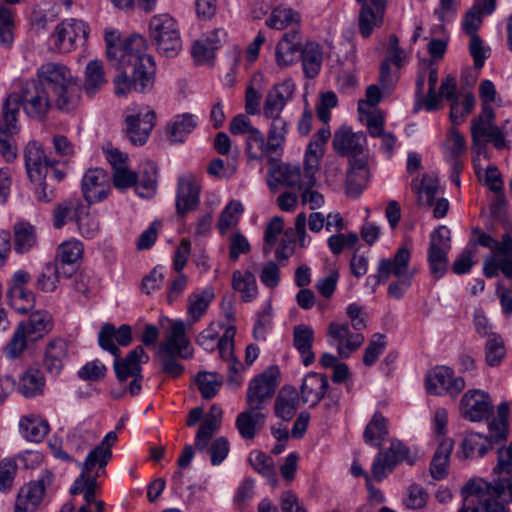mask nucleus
<instances>
[{"instance_id":"ea45409f","label":"nucleus","mask_w":512,"mask_h":512,"mask_svg":"<svg viewBox=\"0 0 512 512\" xmlns=\"http://www.w3.org/2000/svg\"><path fill=\"white\" fill-rule=\"evenodd\" d=\"M45 383V376L40 369L29 368L20 376L17 390L25 398H34L43 394Z\"/></svg>"},{"instance_id":"2eb2a0df","label":"nucleus","mask_w":512,"mask_h":512,"mask_svg":"<svg viewBox=\"0 0 512 512\" xmlns=\"http://www.w3.org/2000/svg\"><path fill=\"white\" fill-rule=\"evenodd\" d=\"M277 374V368L270 367L250 381L246 397L248 407L262 409L264 403L272 398L277 386Z\"/></svg>"},{"instance_id":"72a5a7b5","label":"nucleus","mask_w":512,"mask_h":512,"mask_svg":"<svg viewBox=\"0 0 512 512\" xmlns=\"http://www.w3.org/2000/svg\"><path fill=\"white\" fill-rule=\"evenodd\" d=\"M326 376L319 373H308L301 385V397L304 403L316 406L325 396L328 389Z\"/></svg>"},{"instance_id":"2f4dec72","label":"nucleus","mask_w":512,"mask_h":512,"mask_svg":"<svg viewBox=\"0 0 512 512\" xmlns=\"http://www.w3.org/2000/svg\"><path fill=\"white\" fill-rule=\"evenodd\" d=\"M222 416V408L217 404H213L197 431L195 437V447L197 450L202 451L208 447L213 435L220 429Z\"/></svg>"},{"instance_id":"4468645a","label":"nucleus","mask_w":512,"mask_h":512,"mask_svg":"<svg viewBox=\"0 0 512 512\" xmlns=\"http://www.w3.org/2000/svg\"><path fill=\"white\" fill-rule=\"evenodd\" d=\"M461 416L470 422H481L493 413V402L490 395L481 389L466 391L459 404Z\"/></svg>"},{"instance_id":"c85d7f7f","label":"nucleus","mask_w":512,"mask_h":512,"mask_svg":"<svg viewBox=\"0 0 512 512\" xmlns=\"http://www.w3.org/2000/svg\"><path fill=\"white\" fill-rule=\"evenodd\" d=\"M370 173L367 162L362 158H354L346 176V193L349 197H359L366 188Z\"/></svg>"},{"instance_id":"f03ea898","label":"nucleus","mask_w":512,"mask_h":512,"mask_svg":"<svg viewBox=\"0 0 512 512\" xmlns=\"http://www.w3.org/2000/svg\"><path fill=\"white\" fill-rule=\"evenodd\" d=\"M36 81L52 90L55 106L62 112L73 111L80 102V90L70 69L61 63L47 62L37 69Z\"/></svg>"},{"instance_id":"0e129e2a","label":"nucleus","mask_w":512,"mask_h":512,"mask_svg":"<svg viewBox=\"0 0 512 512\" xmlns=\"http://www.w3.org/2000/svg\"><path fill=\"white\" fill-rule=\"evenodd\" d=\"M506 355L504 341L499 335H491L485 345V360L491 367L499 366Z\"/></svg>"},{"instance_id":"69168bd1","label":"nucleus","mask_w":512,"mask_h":512,"mask_svg":"<svg viewBox=\"0 0 512 512\" xmlns=\"http://www.w3.org/2000/svg\"><path fill=\"white\" fill-rule=\"evenodd\" d=\"M88 205L81 204L75 222L78 225L80 233L86 238H93L99 231V223L95 216L88 211Z\"/></svg>"},{"instance_id":"603ef678","label":"nucleus","mask_w":512,"mask_h":512,"mask_svg":"<svg viewBox=\"0 0 512 512\" xmlns=\"http://www.w3.org/2000/svg\"><path fill=\"white\" fill-rule=\"evenodd\" d=\"M387 419L379 412H376L367 424L363 438L366 444L380 446L388 434Z\"/></svg>"},{"instance_id":"6e6552de","label":"nucleus","mask_w":512,"mask_h":512,"mask_svg":"<svg viewBox=\"0 0 512 512\" xmlns=\"http://www.w3.org/2000/svg\"><path fill=\"white\" fill-rule=\"evenodd\" d=\"M18 113V97L9 95L3 105V121L0 125V153L7 162H12L17 156V150L12 143V137L19 131Z\"/></svg>"},{"instance_id":"864d4df0","label":"nucleus","mask_w":512,"mask_h":512,"mask_svg":"<svg viewBox=\"0 0 512 512\" xmlns=\"http://www.w3.org/2000/svg\"><path fill=\"white\" fill-rule=\"evenodd\" d=\"M246 151L248 158L252 160H261L274 154L268 149V141H265L263 133L258 128L251 130V133L248 134Z\"/></svg>"},{"instance_id":"20e7f679","label":"nucleus","mask_w":512,"mask_h":512,"mask_svg":"<svg viewBox=\"0 0 512 512\" xmlns=\"http://www.w3.org/2000/svg\"><path fill=\"white\" fill-rule=\"evenodd\" d=\"M149 36L156 51L173 58L182 49L178 22L168 13L154 15L149 21Z\"/></svg>"},{"instance_id":"473e14b6","label":"nucleus","mask_w":512,"mask_h":512,"mask_svg":"<svg viewBox=\"0 0 512 512\" xmlns=\"http://www.w3.org/2000/svg\"><path fill=\"white\" fill-rule=\"evenodd\" d=\"M94 470H86L83 465L82 473L76 478L72 487L70 488V493L73 495L83 494L84 500L87 505L94 504L96 506V491H97V478L103 476L99 468H95Z\"/></svg>"},{"instance_id":"cd10ccee","label":"nucleus","mask_w":512,"mask_h":512,"mask_svg":"<svg viewBox=\"0 0 512 512\" xmlns=\"http://www.w3.org/2000/svg\"><path fill=\"white\" fill-rule=\"evenodd\" d=\"M366 136L362 132L354 133L349 127L342 126L333 137V148L339 155H358L364 150Z\"/></svg>"},{"instance_id":"c9c22d12","label":"nucleus","mask_w":512,"mask_h":512,"mask_svg":"<svg viewBox=\"0 0 512 512\" xmlns=\"http://www.w3.org/2000/svg\"><path fill=\"white\" fill-rule=\"evenodd\" d=\"M52 316L45 310H37L30 314L29 318L21 321L18 326L30 337V341L34 342L42 338L52 328Z\"/></svg>"},{"instance_id":"412c9836","label":"nucleus","mask_w":512,"mask_h":512,"mask_svg":"<svg viewBox=\"0 0 512 512\" xmlns=\"http://www.w3.org/2000/svg\"><path fill=\"white\" fill-rule=\"evenodd\" d=\"M24 157L27 174L32 182H41L48 176L49 166L56 164V161L45 155L42 147L36 142L28 143Z\"/></svg>"},{"instance_id":"052dcab7","label":"nucleus","mask_w":512,"mask_h":512,"mask_svg":"<svg viewBox=\"0 0 512 512\" xmlns=\"http://www.w3.org/2000/svg\"><path fill=\"white\" fill-rule=\"evenodd\" d=\"M212 295L207 291L202 293H193L188 298V317L189 324L192 325L197 322L207 310L211 301Z\"/></svg>"},{"instance_id":"c756f323","label":"nucleus","mask_w":512,"mask_h":512,"mask_svg":"<svg viewBox=\"0 0 512 512\" xmlns=\"http://www.w3.org/2000/svg\"><path fill=\"white\" fill-rule=\"evenodd\" d=\"M68 356V344L61 338H55L49 341L44 350L43 366L46 372L53 376H58Z\"/></svg>"},{"instance_id":"de8ad7c7","label":"nucleus","mask_w":512,"mask_h":512,"mask_svg":"<svg viewBox=\"0 0 512 512\" xmlns=\"http://www.w3.org/2000/svg\"><path fill=\"white\" fill-rule=\"evenodd\" d=\"M492 448L491 440L480 433H468L462 441V455L465 459L483 457Z\"/></svg>"},{"instance_id":"f8f14e48","label":"nucleus","mask_w":512,"mask_h":512,"mask_svg":"<svg viewBox=\"0 0 512 512\" xmlns=\"http://www.w3.org/2000/svg\"><path fill=\"white\" fill-rule=\"evenodd\" d=\"M89 35L87 24L79 19H65L59 23L51 40L55 49L62 53H68L74 50L78 45H83Z\"/></svg>"},{"instance_id":"9b49d317","label":"nucleus","mask_w":512,"mask_h":512,"mask_svg":"<svg viewBox=\"0 0 512 512\" xmlns=\"http://www.w3.org/2000/svg\"><path fill=\"white\" fill-rule=\"evenodd\" d=\"M148 360L149 356L142 346L135 347L125 358H116L114 360V369L119 381H125L129 377H133L128 387V391L132 396H136L141 392V365Z\"/></svg>"},{"instance_id":"8fccbe9b","label":"nucleus","mask_w":512,"mask_h":512,"mask_svg":"<svg viewBox=\"0 0 512 512\" xmlns=\"http://www.w3.org/2000/svg\"><path fill=\"white\" fill-rule=\"evenodd\" d=\"M37 243L35 228L27 222H18L14 225V249L23 254L30 251Z\"/></svg>"},{"instance_id":"f704fd0d","label":"nucleus","mask_w":512,"mask_h":512,"mask_svg":"<svg viewBox=\"0 0 512 512\" xmlns=\"http://www.w3.org/2000/svg\"><path fill=\"white\" fill-rule=\"evenodd\" d=\"M314 330L306 324L296 325L293 329V345L301 356L304 366L308 367L315 361L312 351Z\"/></svg>"},{"instance_id":"6ab92c4d","label":"nucleus","mask_w":512,"mask_h":512,"mask_svg":"<svg viewBox=\"0 0 512 512\" xmlns=\"http://www.w3.org/2000/svg\"><path fill=\"white\" fill-rule=\"evenodd\" d=\"M327 335L331 338L332 344L337 346L341 358H348L364 341V336L360 332H351L347 324L337 322L330 323Z\"/></svg>"},{"instance_id":"f3484780","label":"nucleus","mask_w":512,"mask_h":512,"mask_svg":"<svg viewBox=\"0 0 512 512\" xmlns=\"http://www.w3.org/2000/svg\"><path fill=\"white\" fill-rule=\"evenodd\" d=\"M200 200V188L193 174H183L178 178L176 191L177 214L184 217L188 212L196 209Z\"/></svg>"},{"instance_id":"a211bd4d","label":"nucleus","mask_w":512,"mask_h":512,"mask_svg":"<svg viewBox=\"0 0 512 512\" xmlns=\"http://www.w3.org/2000/svg\"><path fill=\"white\" fill-rule=\"evenodd\" d=\"M51 477L52 475L47 472L41 478L22 487L15 502V512H35L44 497L46 486L51 482Z\"/></svg>"},{"instance_id":"f257e3e1","label":"nucleus","mask_w":512,"mask_h":512,"mask_svg":"<svg viewBox=\"0 0 512 512\" xmlns=\"http://www.w3.org/2000/svg\"><path fill=\"white\" fill-rule=\"evenodd\" d=\"M106 55L110 65L118 70L134 66L135 88L140 93L151 90L154 84L155 63L151 55L146 53V39L134 34L121 40L120 32L107 28L104 32Z\"/></svg>"},{"instance_id":"e2e57ef3","label":"nucleus","mask_w":512,"mask_h":512,"mask_svg":"<svg viewBox=\"0 0 512 512\" xmlns=\"http://www.w3.org/2000/svg\"><path fill=\"white\" fill-rule=\"evenodd\" d=\"M196 382L202 397L211 399L217 394L222 385V377L217 373L199 372Z\"/></svg>"},{"instance_id":"49530a36","label":"nucleus","mask_w":512,"mask_h":512,"mask_svg":"<svg viewBox=\"0 0 512 512\" xmlns=\"http://www.w3.org/2000/svg\"><path fill=\"white\" fill-rule=\"evenodd\" d=\"M196 126L197 121L195 116L192 114L184 113L175 116L171 123L167 126V135L170 142H183L186 136L190 134Z\"/></svg>"},{"instance_id":"e433bc0d","label":"nucleus","mask_w":512,"mask_h":512,"mask_svg":"<svg viewBox=\"0 0 512 512\" xmlns=\"http://www.w3.org/2000/svg\"><path fill=\"white\" fill-rule=\"evenodd\" d=\"M302 69L307 78H315L321 70L323 62V49L315 41L306 42L300 51Z\"/></svg>"},{"instance_id":"a18cd8bd","label":"nucleus","mask_w":512,"mask_h":512,"mask_svg":"<svg viewBox=\"0 0 512 512\" xmlns=\"http://www.w3.org/2000/svg\"><path fill=\"white\" fill-rule=\"evenodd\" d=\"M300 23L299 14L287 7L275 8L266 20V25L272 29L282 30L290 28L289 33H297Z\"/></svg>"},{"instance_id":"37998d69","label":"nucleus","mask_w":512,"mask_h":512,"mask_svg":"<svg viewBox=\"0 0 512 512\" xmlns=\"http://www.w3.org/2000/svg\"><path fill=\"white\" fill-rule=\"evenodd\" d=\"M453 447L454 441L451 438H445L439 443L430 464V474L435 480H442L446 477Z\"/></svg>"},{"instance_id":"c03bdc74","label":"nucleus","mask_w":512,"mask_h":512,"mask_svg":"<svg viewBox=\"0 0 512 512\" xmlns=\"http://www.w3.org/2000/svg\"><path fill=\"white\" fill-rule=\"evenodd\" d=\"M73 274V268L68 271L62 270L57 261L47 263L37 280L39 289L45 292H52L56 289L61 278H68Z\"/></svg>"},{"instance_id":"5fc2aeb1","label":"nucleus","mask_w":512,"mask_h":512,"mask_svg":"<svg viewBox=\"0 0 512 512\" xmlns=\"http://www.w3.org/2000/svg\"><path fill=\"white\" fill-rule=\"evenodd\" d=\"M233 288L241 293L244 301L249 302L257 295V284L255 276L249 272L236 270L232 275Z\"/></svg>"},{"instance_id":"79ce46f5","label":"nucleus","mask_w":512,"mask_h":512,"mask_svg":"<svg viewBox=\"0 0 512 512\" xmlns=\"http://www.w3.org/2000/svg\"><path fill=\"white\" fill-rule=\"evenodd\" d=\"M298 403L297 391L290 386L283 387L275 399L276 416L284 421H290L298 409Z\"/></svg>"},{"instance_id":"ddd939ff","label":"nucleus","mask_w":512,"mask_h":512,"mask_svg":"<svg viewBox=\"0 0 512 512\" xmlns=\"http://www.w3.org/2000/svg\"><path fill=\"white\" fill-rule=\"evenodd\" d=\"M450 241V230L446 226L438 227L430 235L428 263L430 273L435 279H440L447 271Z\"/></svg>"},{"instance_id":"09e8293b","label":"nucleus","mask_w":512,"mask_h":512,"mask_svg":"<svg viewBox=\"0 0 512 512\" xmlns=\"http://www.w3.org/2000/svg\"><path fill=\"white\" fill-rule=\"evenodd\" d=\"M22 436L31 442H40L49 432L48 423L37 417H22L19 422Z\"/></svg>"},{"instance_id":"3c124183","label":"nucleus","mask_w":512,"mask_h":512,"mask_svg":"<svg viewBox=\"0 0 512 512\" xmlns=\"http://www.w3.org/2000/svg\"><path fill=\"white\" fill-rule=\"evenodd\" d=\"M82 254L83 245L80 241H66L59 246L56 261L62 270L68 271L72 267L74 272V264L82 257Z\"/></svg>"},{"instance_id":"4c0bfd02","label":"nucleus","mask_w":512,"mask_h":512,"mask_svg":"<svg viewBox=\"0 0 512 512\" xmlns=\"http://www.w3.org/2000/svg\"><path fill=\"white\" fill-rule=\"evenodd\" d=\"M264 422L265 415L261 412V409L248 407L247 410L238 414L235 425L244 439H253L258 430L264 425Z\"/></svg>"},{"instance_id":"680f3d73","label":"nucleus","mask_w":512,"mask_h":512,"mask_svg":"<svg viewBox=\"0 0 512 512\" xmlns=\"http://www.w3.org/2000/svg\"><path fill=\"white\" fill-rule=\"evenodd\" d=\"M412 187L416 189L421 205L427 207L433 205L438 192V180L434 176L424 175L420 185L418 186L412 182Z\"/></svg>"},{"instance_id":"bf43d9fd","label":"nucleus","mask_w":512,"mask_h":512,"mask_svg":"<svg viewBox=\"0 0 512 512\" xmlns=\"http://www.w3.org/2000/svg\"><path fill=\"white\" fill-rule=\"evenodd\" d=\"M316 173L312 174V183L308 182V178H306V170L303 171V184L301 193V201L302 204L308 205L311 210L319 209L324 205V196L314 189L316 185Z\"/></svg>"},{"instance_id":"13d9d810","label":"nucleus","mask_w":512,"mask_h":512,"mask_svg":"<svg viewBox=\"0 0 512 512\" xmlns=\"http://www.w3.org/2000/svg\"><path fill=\"white\" fill-rule=\"evenodd\" d=\"M7 297L9 305L18 313H27L34 306V294L26 288L11 287Z\"/></svg>"},{"instance_id":"dca6fc26","label":"nucleus","mask_w":512,"mask_h":512,"mask_svg":"<svg viewBox=\"0 0 512 512\" xmlns=\"http://www.w3.org/2000/svg\"><path fill=\"white\" fill-rule=\"evenodd\" d=\"M158 353L174 354L179 358L189 359L194 349L186 335V324L182 320L172 321L165 333V339L160 344Z\"/></svg>"},{"instance_id":"4d7b16f0","label":"nucleus","mask_w":512,"mask_h":512,"mask_svg":"<svg viewBox=\"0 0 512 512\" xmlns=\"http://www.w3.org/2000/svg\"><path fill=\"white\" fill-rule=\"evenodd\" d=\"M243 211V205L238 200H232L226 205L217 223V228L221 235H224L231 227L238 224L239 217Z\"/></svg>"},{"instance_id":"39448f33","label":"nucleus","mask_w":512,"mask_h":512,"mask_svg":"<svg viewBox=\"0 0 512 512\" xmlns=\"http://www.w3.org/2000/svg\"><path fill=\"white\" fill-rule=\"evenodd\" d=\"M495 113L492 107L484 106L480 114L472 120L471 138L472 151L486 156L487 143L492 142L495 148L502 150L507 147V141L501 129L494 124Z\"/></svg>"},{"instance_id":"9d476101","label":"nucleus","mask_w":512,"mask_h":512,"mask_svg":"<svg viewBox=\"0 0 512 512\" xmlns=\"http://www.w3.org/2000/svg\"><path fill=\"white\" fill-rule=\"evenodd\" d=\"M465 386L464 378L456 376L454 370L447 366H435L425 377L426 390L432 395L448 394L456 398Z\"/></svg>"},{"instance_id":"7c9ffc66","label":"nucleus","mask_w":512,"mask_h":512,"mask_svg":"<svg viewBox=\"0 0 512 512\" xmlns=\"http://www.w3.org/2000/svg\"><path fill=\"white\" fill-rule=\"evenodd\" d=\"M116 441V432L110 431L107 433L101 443L88 453L84 461L86 470H95V468H99V471H101L102 474H106L105 467L112 458L111 448Z\"/></svg>"},{"instance_id":"a878e982","label":"nucleus","mask_w":512,"mask_h":512,"mask_svg":"<svg viewBox=\"0 0 512 512\" xmlns=\"http://www.w3.org/2000/svg\"><path fill=\"white\" fill-rule=\"evenodd\" d=\"M331 136L329 126L321 128L314 134L307 146L304 160V170H306V178L312 183V174L319 170V163L324 155V147Z\"/></svg>"},{"instance_id":"1a4fd4ad","label":"nucleus","mask_w":512,"mask_h":512,"mask_svg":"<svg viewBox=\"0 0 512 512\" xmlns=\"http://www.w3.org/2000/svg\"><path fill=\"white\" fill-rule=\"evenodd\" d=\"M416 455H412L408 447L399 440H392L390 446L383 452H379L372 464V474L377 481L383 480L388 473L402 462L413 466L416 463Z\"/></svg>"},{"instance_id":"b1692460","label":"nucleus","mask_w":512,"mask_h":512,"mask_svg":"<svg viewBox=\"0 0 512 512\" xmlns=\"http://www.w3.org/2000/svg\"><path fill=\"white\" fill-rule=\"evenodd\" d=\"M293 91L294 86L289 81H284L270 89L264 101V116L267 119L282 118L280 115L287 102L292 98Z\"/></svg>"},{"instance_id":"4be33fe9","label":"nucleus","mask_w":512,"mask_h":512,"mask_svg":"<svg viewBox=\"0 0 512 512\" xmlns=\"http://www.w3.org/2000/svg\"><path fill=\"white\" fill-rule=\"evenodd\" d=\"M156 115L153 110L139 111L135 115L126 117V133L134 145L146 143L153 127Z\"/></svg>"},{"instance_id":"0eeeda50","label":"nucleus","mask_w":512,"mask_h":512,"mask_svg":"<svg viewBox=\"0 0 512 512\" xmlns=\"http://www.w3.org/2000/svg\"><path fill=\"white\" fill-rule=\"evenodd\" d=\"M410 259V250L406 247H400L392 258L379 261L377 273L366 279V285L371 287L372 292H375L377 286L387 282L391 276L397 278L414 275L409 267Z\"/></svg>"},{"instance_id":"5701e85b","label":"nucleus","mask_w":512,"mask_h":512,"mask_svg":"<svg viewBox=\"0 0 512 512\" xmlns=\"http://www.w3.org/2000/svg\"><path fill=\"white\" fill-rule=\"evenodd\" d=\"M120 346H128L132 342V332L131 327L127 324L121 325L118 329L115 328L113 324L106 323L102 326L99 335L98 342L99 346L103 349L111 353L116 358H120V350L115 345L113 340Z\"/></svg>"},{"instance_id":"bb28decb","label":"nucleus","mask_w":512,"mask_h":512,"mask_svg":"<svg viewBox=\"0 0 512 512\" xmlns=\"http://www.w3.org/2000/svg\"><path fill=\"white\" fill-rule=\"evenodd\" d=\"M406 57V52L399 46L398 37L395 34H391L389 36L386 57L380 66L379 79L384 88H390L395 82L390 71V65L393 64L400 68L404 64Z\"/></svg>"},{"instance_id":"aec40b11","label":"nucleus","mask_w":512,"mask_h":512,"mask_svg":"<svg viewBox=\"0 0 512 512\" xmlns=\"http://www.w3.org/2000/svg\"><path fill=\"white\" fill-rule=\"evenodd\" d=\"M110 191V177L102 168L86 171L82 179L83 196L88 203L102 201Z\"/></svg>"},{"instance_id":"393cba45","label":"nucleus","mask_w":512,"mask_h":512,"mask_svg":"<svg viewBox=\"0 0 512 512\" xmlns=\"http://www.w3.org/2000/svg\"><path fill=\"white\" fill-rule=\"evenodd\" d=\"M268 176L267 183L271 189H275L278 185L302 189L303 172H301L299 166L287 163H272Z\"/></svg>"},{"instance_id":"58836bf2","label":"nucleus","mask_w":512,"mask_h":512,"mask_svg":"<svg viewBox=\"0 0 512 512\" xmlns=\"http://www.w3.org/2000/svg\"><path fill=\"white\" fill-rule=\"evenodd\" d=\"M107 84L103 62L90 60L84 70L83 89L88 96H94Z\"/></svg>"},{"instance_id":"7ed1b4c3","label":"nucleus","mask_w":512,"mask_h":512,"mask_svg":"<svg viewBox=\"0 0 512 512\" xmlns=\"http://www.w3.org/2000/svg\"><path fill=\"white\" fill-rule=\"evenodd\" d=\"M464 493L476 495L486 512H510L512 503V475L499 476L492 482L472 479L463 487Z\"/></svg>"},{"instance_id":"338daca9","label":"nucleus","mask_w":512,"mask_h":512,"mask_svg":"<svg viewBox=\"0 0 512 512\" xmlns=\"http://www.w3.org/2000/svg\"><path fill=\"white\" fill-rule=\"evenodd\" d=\"M447 157H461L467 150L465 137L456 128H451L443 143Z\"/></svg>"},{"instance_id":"a19ab883","label":"nucleus","mask_w":512,"mask_h":512,"mask_svg":"<svg viewBox=\"0 0 512 512\" xmlns=\"http://www.w3.org/2000/svg\"><path fill=\"white\" fill-rule=\"evenodd\" d=\"M297 34L284 33L282 39L276 46L275 59L280 67H288L292 65L299 57L301 47L296 40Z\"/></svg>"},{"instance_id":"774afa93","label":"nucleus","mask_w":512,"mask_h":512,"mask_svg":"<svg viewBox=\"0 0 512 512\" xmlns=\"http://www.w3.org/2000/svg\"><path fill=\"white\" fill-rule=\"evenodd\" d=\"M29 341L30 337H28L22 328L17 326L12 338L4 348L5 357L10 360L19 358L27 348V343Z\"/></svg>"},{"instance_id":"423d86ee","label":"nucleus","mask_w":512,"mask_h":512,"mask_svg":"<svg viewBox=\"0 0 512 512\" xmlns=\"http://www.w3.org/2000/svg\"><path fill=\"white\" fill-rule=\"evenodd\" d=\"M19 99L24 113L31 119L42 121L46 119L55 105L48 88L42 82L34 79L28 81L21 91V96L14 94Z\"/></svg>"},{"instance_id":"6e6d98bb","label":"nucleus","mask_w":512,"mask_h":512,"mask_svg":"<svg viewBox=\"0 0 512 512\" xmlns=\"http://www.w3.org/2000/svg\"><path fill=\"white\" fill-rule=\"evenodd\" d=\"M382 12L373 10L372 7L368 6L367 3L362 5L359 12L358 26L362 37L368 38L374 28L381 26L383 22Z\"/></svg>"}]
</instances>
